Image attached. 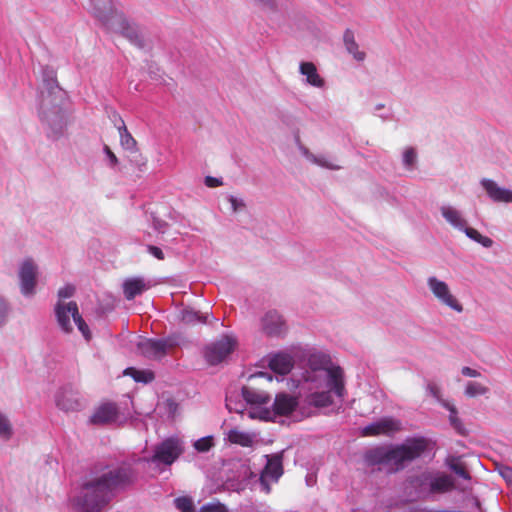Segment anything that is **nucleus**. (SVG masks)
Segmentation results:
<instances>
[{"instance_id":"51","label":"nucleus","mask_w":512,"mask_h":512,"mask_svg":"<svg viewBox=\"0 0 512 512\" xmlns=\"http://www.w3.org/2000/svg\"><path fill=\"white\" fill-rule=\"evenodd\" d=\"M5 309V304L4 302L0 299V309Z\"/></svg>"},{"instance_id":"27","label":"nucleus","mask_w":512,"mask_h":512,"mask_svg":"<svg viewBox=\"0 0 512 512\" xmlns=\"http://www.w3.org/2000/svg\"><path fill=\"white\" fill-rule=\"evenodd\" d=\"M228 440L232 444H237L242 447H251L253 444V437L247 432L238 429H231L228 432Z\"/></svg>"},{"instance_id":"15","label":"nucleus","mask_w":512,"mask_h":512,"mask_svg":"<svg viewBox=\"0 0 512 512\" xmlns=\"http://www.w3.org/2000/svg\"><path fill=\"white\" fill-rule=\"evenodd\" d=\"M118 414V407L115 403H103L92 415L91 422L94 424H109L116 421Z\"/></svg>"},{"instance_id":"20","label":"nucleus","mask_w":512,"mask_h":512,"mask_svg":"<svg viewBox=\"0 0 512 512\" xmlns=\"http://www.w3.org/2000/svg\"><path fill=\"white\" fill-rule=\"evenodd\" d=\"M149 288L142 278H131L124 282L123 291L127 300H133Z\"/></svg>"},{"instance_id":"45","label":"nucleus","mask_w":512,"mask_h":512,"mask_svg":"<svg viewBox=\"0 0 512 512\" xmlns=\"http://www.w3.org/2000/svg\"><path fill=\"white\" fill-rule=\"evenodd\" d=\"M462 374L467 377H479L480 373L470 367H463L461 370Z\"/></svg>"},{"instance_id":"36","label":"nucleus","mask_w":512,"mask_h":512,"mask_svg":"<svg viewBox=\"0 0 512 512\" xmlns=\"http://www.w3.org/2000/svg\"><path fill=\"white\" fill-rule=\"evenodd\" d=\"M416 158L417 155L413 148H407L405 150L403 154V162L407 167L411 168L415 164Z\"/></svg>"},{"instance_id":"40","label":"nucleus","mask_w":512,"mask_h":512,"mask_svg":"<svg viewBox=\"0 0 512 512\" xmlns=\"http://www.w3.org/2000/svg\"><path fill=\"white\" fill-rule=\"evenodd\" d=\"M499 474L507 481L512 482V468L509 466H501L499 469Z\"/></svg>"},{"instance_id":"22","label":"nucleus","mask_w":512,"mask_h":512,"mask_svg":"<svg viewBox=\"0 0 512 512\" xmlns=\"http://www.w3.org/2000/svg\"><path fill=\"white\" fill-rule=\"evenodd\" d=\"M454 487V479L450 475L441 474L431 480L429 491L433 494H441L453 490Z\"/></svg>"},{"instance_id":"12","label":"nucleus","mask_w":512,"mask_h":512,"mask_svg":"<svg viewBox=\"0 0 512 512\" xmlns=\"http://www.w3.org/2000/svg\"><path fill=\"white\" fill-rule=\"evenodd\" d=\"M36 273L37 267L31 259L23 262L19 271L21 281L20 286L23 295L28 296L34 293L36 286Z\"/></svg>"},{"instance_id":"42","label":"nucleus","mask_w":512,"mask_h":512,"mask_svg":"<svg viewBox=\"0 0 512 512\" xmlns=\"http://www.w3.org/2000/svg\"><path fill=\"white\" fill-rule=\"evenodd\" d=\"M148 251L150 254H152L154 257H156L158 260H163L164 259V253L163 251L157 247V246H153V245H149L148 246Z\"/></svg>"},{"instance_id":"21","label":"nucleus","mask_w":512,"mask_h":512,"mask_svg":"<svg viewBox=\"0 0 512 512\" xmlns=\"http://www.w3.org/2000/svg\"><path fill=\"white\" fill-rule=\"evenodd\" d=\"M284 322L276 311L268 312L263 318V329L268 335H278L283 331Z\"/></svg>"},{"instance_id":"41","label":"nucleus","mask_w":512,"mask_h":512,"mask_svg":"<svg viewBox=\"0 0 512 512\" xmlns=\"http://www.w3.org/2000/svg\"><path fill=\"white\" fill-rule=\"evenodd\" d=\"M205 185L210 188H215L222 185V180L212 176H207L205 178Z\"/></svg>"},{"instance_id":"50","label":"nucleus","mask_w":512,"mask_h":512,"mask_svg":"<svg viewBox=\"0 0 512 512\" xmlns=\"http://www.w3.org/2000/svg\"><path fill=\"white\" fill-rule=\"evenodd\" d=\"M258 1L265 5H271L273 3V0H258Z\"/></svg>"},{"instance_id":"6","label":"nucleus","mask_w":512,"mask_h":512,"mask_svg":"<svg viewBox=\"0 0 512 512\" xmlns=\"http://www.w3.org/2000/svg\"><path fill=\"white\" fill-rule=\"evenodd\" d=\"M184 448L178 438L170 437L155 447L154 455L151 458L153 463L171 465L183 453Z\"/></svg>"},{"instance_id":"48","label":"nucleus","mask_w":512,"mask_h":512,"mask_svg":"<svg viewBox=\"0 0 512 512\" xmlns=\"http://www.w3.org/2000/svg\"><path fill=\"white\" fill-rule=\"evenodd\" d=\"M256 378H265L268 382L272 381V377L269 374L264 373V372H260L258 375H252L250 377V381H253Z\"/></svg>"},{"instance_id":"34","label":"nucleus","mask_w":512,"mask_h":512,"mask_svg":"<svg viewBox=\"0 0 512 512\" xmlns=\"http://www.w3.org/2000/svg\"><path fill=\"white\" fill-rule=\"evenodd\" d=\"M213 445H214L213 437L212 436H206V437H202V438L198 439L194 443V448L198 452H207V451H209L212 448Z\"/></svg>"},{"instance_id":"44","label":"nucleus","mask_w":512,"mask_h":512,"mask_svg":"<svg viewBox=\"0 0 512 512\" xmlns=\"http://www.w3.org/2000/svg\"><path fill=\"white\" fill-rule=\"evenodd\" d=\"M104 151H105L107 157L109 158L111 165H113V166L116 165L118 163V159L108 145L104 146Z\"/></svg>"},{"instance_id":"9","label":"nucleus","mask_w":512,"mask_h":512,"mask_svg":"<svg viewBox=\"0 0 512 512\" xmlns=\"http://www.w3.org/2000/svg\"><path fill=\"white\" fill-rule=\"evenodd\" d=\"M56 406L66 412H78L84 407V401L79 392L70 386L61 388L55 397Z\"/></svg>"},{"instance_id":"5","label":"nucleus","mask_w":512,"mask_h":512,"mask_svg":"<svg viewBox=\"0 0 512 512\" xmlns=\"http://www.w3.org/2000/svg\"><path fill=\"white\" fill-rule=\"evenodd\" d=\"M236 347V338L224 335L205 347L204 357L210 365H217L226 360Z\"/></svg>"},{"instance_id":"52","label":"nucleus","mask_w":512,"mask_h":512,"mask_svg":"<svg viewBox=\"0 0 512 512\" xmlns=\"http://www.w3.org/2000/svg\"><path fill=\"white\" fill-rule=\"evenodd\" d=\"M157 229H158V231H159V232H164V231L162 230V226H159Z\"/></svg>"},{"instance_id":"47","label":"nucleus","mask_w":512,"mask_h":512,"mask_svg":"<svg viewBox=\"0 0 512 512\" xmlns=\"http://www.w3.org/2000/svg\"><path fill=\"white\" fill-rule=\"evenodd\" d=\"M441 404L450 412V414H457V408L454 404L448 401H441Z\"/></svg>"},{"instance_id":"17","label":"nucleus","mask_w":512,"mask_h":512,"mask_svg":"<svg viewBox=\"0 0 512 512\" xmlns=\"http://www.w3.org/2000/svg\"><path fill=\"white\" fill-rule=\"evenodd\" d=\"M481 184L488 196L495 202H512V191L499 187L494 181L490 179H483Z\"/></svg>"},{"instance_id":"32","label":"nucleus","mask_w":512,"mask_h":512,"mask_svg":"<svg viewBox=\"0 0 512 512\" xmlns=\"http://www.w3.org/2000/svg\"><path fill=\"white\" fill-rule=\"evenodd\" d=\"M449 467L461 478L465 480H470V473L467 471L465 465L461 463L458 459L453 458L449 463Z\"/></svg>"},{"instance_id":"8","label":"nucleus","mask_w":512,"mask_h":512,"mask_svg":"<svg viewBox=\"0 0 512 512\" xmlns=\"http://www.w3.org/2000/svg\"><path fill=\"white\" fill-rule=\"evenodd\" d=\"M428 287L432 294L437 298V300L443 305L451 308L456 312H462L463 306L457 298L451 293L449 286L446 282L439 280L438 278L432 276L427 280Z\"/></svg>"},{"instance_id":"4","label":"nucleus","mask_w":512,"mask_h":512,"mask_svg":"<svg viewBox=\"0 0 512 512\" xmlns=\"http://www.w3.org/2000/svg\"><path fill=\"white\" fill-rule=\"evenodd\" d=\"M55 313L58 324L62 331L70 333L73 330V326L70 322V317L73 318L74 323L77 325L79 331L82 333L86 340H90L91 333L88 325L79 313L77 303L71 301L67 304L61 302L57 303L55 307Z\"/></svg>"},{"instance_id":"28","label":"nucleus","mask_w":512,"mask_h":512,"mask_svg":"<svg viewBox=\"0 0 512 512\" xmlns=\"http://www.w3.org/2000/svg\"><path fill=\"white\" fill-rule=\"evenodd\" d=\"M125 375L131 376L136 382L149 383L155 378V375L150 370H137L129 367L124 371Z\"/></svg>"},{"instance_id":"25","label":"nucleus","mask_w":512,"mask_h":512,"mask_svg":"<svg viewBox=\"0 0 512 512\" xmlns=\"http://www.w3.org/2000/svg\"><path fill=\"white\" fill-rule=\"evenodd\" d=\"M442 216L449 222L452 226L459 230H463L467 225L465 219L462 218L459 211L450 206H443L441 208Z\"/></svg>"},{"instance_id":"11","label":"nucleus","mask_w":512,"mask_h":512,"mask_svg":"<svg viewBox=\"0 0 512 512\" xmlns=\"http://www.w3.org/2000/svg\"><path fill=\"white\" fill-rule=\"evenodd\" d=\"M112 26H115V29L136 47L143 48L145 46L144 39L139 29L134 24L129 23L121 15L116 17Z\"/></svg>"},{"instance_id":"14","label":"nucleus","mask_w":512,"mask_h":512,"mask_svg":"<svg viewBox=\"0 0 512 512\" xmlns=\"http://www.w3.org/2000/svg\"><path fill=\"white\" fill-rule=\"evenodd\" d=\"M90 8L101 22L104 24H111L115 21L119 15H114L112 10L111 0H89Z\"/></svg>"},{"instance_id":"23","label":"nucleus","mask_w":512,"mask_h":512,"mask_svg":"<svg viewBox=\"0 0 512 512\" xmlns=\"http://www.w3.org/2000/svg\"><path fill=\"white\" fill-rule=\"evenodd\" d=\"M300 72L306 76L307 82L314 86L321 88L324 86V80L317 73L316 66L312 62H302L300 64Z\"/></svg>"},{"instance_id":"26","label":"nucleus","mask_w":512,"mask_h":512,"mask_svg":"<svg viewBox=\"0 0 512 512\" xmlns=\"http://www.w3.org/2000/svg\"><path fill=\"white\" fill-rule=\"evenodd\" d=\"M207 315L191 308H184L180 313L181 322L186 325L207 323Z\"/></svg>"},{"instance_id":"29","label":"nucleus","mask_w":512,"mask_h":512,"mask_svg":"<svg viewBox=\"0 0 512 512\" xmlns=\"http://www.w3.org/2000/svg\"><path fill=\"white\" fill-rule=\"evenodd\" d=\"M463 231L467 237L481 244L483 247L490 248L493 245V240L490 237L483 236L474 228L465 226Z\"/></svg>"},{"instance_id":"46","label":"nucleus","mask_w":512,"mask_h":512,"mask_svg":"<svg viewBox=\"0 0 512 512\" xmlns=\"http://www.w3.org/2000/svg\"><path fill=\"white\" fill-rule=\"evenodd\" d=\"M229 202L234 212L238 211L240 207H244V204L237 200L234 196L229 197Z\"/></svg>"},{"instance_id":"33","label":"nucleus","mask_w":512,"mask_h":512,"mask_svg":"<svg viewBox=\"0 0 512 512\" xmlns=\"http://www.w3.org/2000/svg\"><path fill=\"white\" fill-rule=\"evenodd\" d=\"M175 505L181 512H194V504L189 497H179L175 499Z\"/></svg>"},{"instance_id":"10","label":"nucleus","mask_w":512,"mask_h":512,"mask_svg":"<svg viewBox=\"0 0 512 512\" xmlns=\"http://www.w3.org/2000/svg\"><path fill=\"white\" fill-rule=\"evenodd\" d=\"M167 342L160 339H143L138 342L137 349L148 359H161L167 353Z\"/></svg>"},{"instance_id":"13","label":"nucleus","mask_w":512,"mask_h":512,"mask_svg":"<svg viewBox=\"0 0 512 512\" xmlns=\"http://www.w3.org/2000/svg\"><path fill=\"white\" fill-rule=\"evenodd\" d=\"M400 430V422L392 418H383L362 429V436L389 435Z\"/></svg>"},{"instance_id":"18","label":"nucleus","mask_w":512,"mask_h":512,"mask_svg":"<svg viewBox=\"0 0 512 512\" xmlns=\"http://www.w3.org/2000/svg\"><path fill=\"white\" fill-rule=\"evenodd\" d=\"M242 396L247 403L252 405H263L270 400V396L267 392L251 384L242 388Z\"/></svg>"},{"instance_id":"16","label":"nucleus","mask_w":512,"mask_h":512,"mask_svg":"<svg viewBox=\"0 0 512 512\" xmlns=\"http://www.w3.org/2000/svg\"><path fill=\"white\" fill-rule=\"evenodd\" d=\"M297 405L298 401L296 397L286 393H279L275 397L273 411L276 415L287 416L296 409Z\"/></svg>"},{"instance_id":"43","label":"nucleus","mask_w":512,"mask_h":512,"mask_svg":"<svg viewBox=\"0 0 512 512\" xmlns=\"http://www.w3.org/2000/svg\"><path fill=\"white\" fill-rule=\"evenodd\" d=\"M427 389L433 397L440 400L441 391H440V388L436 384L429 383L427 386Z\"/></svg>"},{"instance_id":"38","label":"nucleus","mask_w":512,"mask_h":512,"mask_svg":"<svg viewBox=\"0 0 512 512\" xmlns=\"http://www.w3.org/2000/svg\"><path fill=\"white\" fill-rule=\"evenodd\" d=\"M74 293H75V287L71 284H67L64 287L59 289L58 296L60 298L66 299V298L72 297L74 295Z\"/></svg>"},{"instance_id":"1","label":"nucleus","mask_w":512,"mask_h":512,"mask_svg":"<svg viewBox=\"0 0 512 512\" xmlns=\"http://www.w3.org/2000/svg\"><path fill=\"white\" fill-rule=\"evenodd\" d=\"M129 467L110 470L83 486L82 496L77 499L81 512H98L109 501L110 492L129 484L133 480Z\"/></svg>"},{"instance_id":"24","label":"nucleus","mask_w":512,"mask_h":512,"mask_svg":"<svg viewBox=\"0 0 512 512\" xmlns=\"http://www.w3.org/2000/svg\"><path fill=\"white\" fill-rule=\"evenodd\" d=\"M343 41L348 53L352 54L355 60L363 61L366 57L365 52L359 50V46L355 41L354 33L351 29H346L343 35Z\"/></svg>"},{"instance_id":"3","label":"nucleus","mask_w":512,"mask_h":512,"mask_svg":"<svg viewBox=\"0 0 512 512\" xmlns=\"http://www.w3.org/2000/svg\"><path fill=\"white\" fill-rule=\"evenodd\" d=\"M428 448V440L424 437L408 439L406 443L391 449H378L374 453V462L383 465L391 464L395 471L403 468L407 461L419 458Z\"/></svg>"},{"instance_id":"49","label":"nucleus","mask_w":512,"mask_h":512,"mask_svg":"<svg viewBox=\"0 0 512 512\" xmlns=\"http://www.w3.org/2000/svg\"><path fill=\"white\" fill-rule=\"evenodd\" d=\"M270 414L271 413L269 410H264L261 412L260 418L264 419V420H268L270 418Z\"/></svg>"},{"instance_id":"35","label":"nucleus","mask_w":512,"mask_h":512,"mask_svg":"<svg viewBox=\"0 0 512 512\" xmlns=\"http://www.w3.org/2000/svg\"><path fill=\"white\" fill-rule=\"evenodd\" d=\"M12 435V427L9 420L0 413V437L9 439Z\"/></svg>"},{"instance_id":"7","label":"nucleus","mask_w":512,"mask_h":512,"mask_svg":"<svg viewBox=\"0 0 512 512\" xmlns=\"http://www.w3.org/2000/svg\"><path fill=\"white\" fill-rule=\"evenodd\" d=\"M266 465L260 474V485L265 493L271 491L270 482H277L283 475V452L266 455Z\"/></svg>"},{"instance_id":"2","label":"nucleus","mask_w":512,"mask_h":512,"mask_svg":"<svg viewBox=\"0 0 512 512\" xmlns=\"http://www.w3.org/2000/svg\"><path fill=\"white\" fill-rule=\"evenodd\" d=\"M317 389L308 396V402L315 407H327L333 403L332 395L342 399L346 394L344 372L339 366H331L318 371L316 374Z\"/></svg>"},{"instance_id":"30","label":"nucleus","mask_w":512,"mask_h":512,"mask_svg":"<svg viewBox=\"0 0 512 512\" xmlns=\"http://www.w3.org/2000/svg\"><path fill=\"white\" fill-rule=\"evenodd\" d=\"M120 143L121 146L129 151L136 150L137 142L133 136L128 132L126 126L123 124L119 127Z\"/></svg>"},{"instance_id":"31","label":"nucleus","mask_w":512,"mask_h":512,"mask_svg":"<svg viewBox=\"0 0 512 512\" xmlns=\"http://www.w3.org/2000/svg\"><path fill=\"white\" fill-rule=\"evenodd\" d=\"M488 392V388L478 382H468L465 394L468 397H475L478 395H484Z\"/></svg>"},{"instance_id":"19","label":"nucleus","mask_w":512,"mask_h":512,"mask_svg":"<svg viewBox=\"0 0 512 512\" xmlns=\"http://www.w3.org/2000/svg\"><path fill=\"white\" fill-rule=\"evenodd\" d=\"M269 367L280 375H286L293 368V359L289 354L279 353L271 357Z\"/></svg>"},{"instance_id":"39","label":"nucleus","mask_w":512,"mask_h":512,"mask_svg":"<svg viewBox=\"0 0 512 512\" xmlns=\"http://www.w3.org/2000/svg\"><path fill=\"white\" fill-rule=\"evenodd\" d=\"M201 512H228L222 504L206 505L201 508Z\"/></svg>"},{"instance_id":"37","label":"nucleus","mask_w":512,"mask_h":512,"mask_svg":"<svg viewBox=\"0 0 512 512\" xmlns=\"http://www.w3.org/2000/svg\"><path fill=\"white\" fill-rule=\"evenodd\" d=\"M449 421H450V424L453 426V428L459 433V434H464L465 433V428L461 422V420L459 419V417L457 416V414H450L449 415Z\"/></svg>"}]
</instances>
